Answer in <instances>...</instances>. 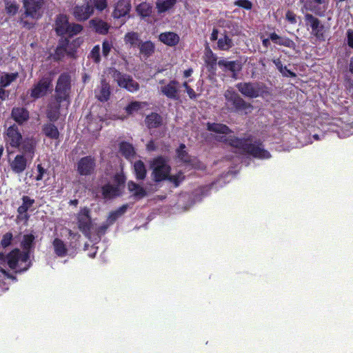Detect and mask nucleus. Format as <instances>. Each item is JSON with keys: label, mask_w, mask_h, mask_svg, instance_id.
<instances>
[{"label": "nucleus", "mask_w": 353, "mask_h": 353, "mask_svg": "<svg viewBox=\"0 0 353 353\" xmlns=\"http://www.w3.org/2000/svg\"><path fill=\"white\" fill-rule=\"evenodd\" d=\"M35 236L33 234H24L21 242L23 250L19 248L12 250L6 255L0 252V264L7 262L8 267L16 274L27 271L32 265L30 253L34 248Z\"/></svg>", "instance_id": "f257e3e1"}, {"label": "nucleus", "mask_w": 353, "mask_h": 353, "mask_svg": "<svg viewBox=\"0 0 353 353\" xmlns=\"http://www.w3.org/2000/svg\"><path fill=\"white\" fill-rule=\"evenodd\" d=\"M219 141L256 159H268L271 157L270 153L264 148L262 141L260 139L254 140L252 135L242 138L235 136L221 137Z\"/></svg>", "instance_id": "f03ea898"}, {"label": "nucleus", "mask_w": 353, "mask_h": 353, "mask_svg": "<svg viewBox=\"0 0 353 353\" xmlns=\"http://www.w3.org/2000/svg\"><path fill=\"white\" fill-rule=\"evenodd\" d=\"M223 95L225 100V105L229 112L240 115H247L252 112L253 105L245 101L232 88L226 90Z\"/></svg>", "instance_id": "7ed1b4c3"}, {"label": "nucleus", "mask_w": 353, "mask_h": 353, "mask_svg": "<svg viewBox=\"0 0 353 353\" xmlns=\"http://www.w3.org/2000/svg\"><path fill=\"white\" fill-rule=\"evenodd\" d=\"M23 3L25 11L21 14L19 21L23 27L30 29L33 27V23L25 19L28 17L33 19H39L41 16L40 11L43 5V0H23Z\"/></svg>", "instance_id": "20e7f679"}, {"label": "nucleus", "mask_w": 353, "mask_h": 353, "mask_svg": "<svg viewBox=\"0 0 353 353\" xmlns=\"http://www.w3.org/2000/svg\"><path fill=\"white\" fill-rule=\"evenodd\" d=\"M150 168L152 169V176L155 182L166 180L171 170L166 159L162 156L154 158L151 161Z\"/></svg>", "instance_id": "39448f33"}, {"label": "nucleus", "mask_w": 353, "mask_h": 353, "mask_svg": "<svg viewBox=\"0 0 353 353\" xmlns=\"http://www.w3.org/2000/svg\"><path fill=\"white\" fill-rule=\"evenodd\" d=\"M112 77L117 83V85L130 92H135L140 88L139 84L130 75L124 74L119 70L112 68Z\"/></svg>", "instance_id": "423d86ee"}, {"label": "nucleus", "mask_w": 353, "mask_h": 353, "mask_svg": "<svg viewBox=\"0 0 353 353\" xmlns=\"http://www.w3.org/2000/svg\"><path fill=\"white\" fill-rule=\"evenodd\" d=\"M71 78L68 72L61 73L57 80L55 88V99L61 103L68 99L71 88Z\"/></svg>", "instance_id": "0eeeda50"}, {"label": "nucleus", "mask_w": 353, "mask_h": 353, "mask_svg": "<svg viewBox=\"0 0 353 353\" xmlns=\"http://www.w3.org/2000/svg\"><path fill=\"white\" fill-rule=\"evenodd\" d=\"M236 88L244 97L251 99L262 95L266 88L263 83L259 82H240Z\"/></svg>", "instance_id": "6e6552de"}, {"label": "nucleus", "mask_w": 353, "mask_h": 353, "mask_svg": "<svg viewBox=\"0 0 353 353\" xmlns=\"http://www.w3.org/2000/svg\"><path fill=\"white\" fill-rule=\"evenodd\" d=\"M52 79L50 75L42 77L30 90V97L35 100L46 95L52 86Z\"/></svg>", "instance_id": "1a4fd4ad"}, {"label": "nucleus", "mask_w": 353, "mask_h": 353, "mask_svg": "<svg viewBox=\"0 0 353 353\" xmlns=\"http://www.w3.org/2000/svg\"><path fill=\"white\" fill-rule=\"evenodd\" d=\"M95 169L96 160L90 155L81 157L77 163L76 170L80 176H91L94 173Z\"/></svg>", "instance_id": "9d476101"}, {"label": "nucleus", "mask_w": 353, "mask_h": 353, "mask_svg": "<svg viewBox=\"0 0 353 353\" xmlns=\"http://www.w3.org/2000/svg\"><path fill=\"white\" fill-rule=\"evenodd\" d=\"M94 13V6L91 0L85 1L82 4H77L72 9V15L77 21L88 20Z\"/></svg>", "instance_id": "9b49d317"}, {"label": "nucleus", "mask_w": 353, "mask_h": 353, "mask_svg": "<svg viewBox=\"0 0 353 353\" xmlns=\"http://www.w3.org/2000/svg\"><path fill=\"white\" fill-rule=\"evenodd\" d=\"M304 19L305 25L311 28L312 34L319 41H325L324 26L321 24V21L310 13H306L304 15Z\"/></svg>", "instance_id": "f8f14e48"}, {"label": "nucleus", "mask_w": 353, "mask_h": 353, "mask_svg": "<svg viewBox=\"0 0 353 353\" xmlns=\"http://www.w3.org/2000/svg\"><path fill=\"white\" fill-rule=\"evenodd\" d=\"M90 210L88 208H82L77 216L78 228L85 236H88L92 226Z\"/></svg>", "instance_id": "ddd939ff"}, {"label": "nucleus", "mask_w": 353, "mask_h": 353, "mask_svg": "<svg viewBox=\"0 0 353 353\" xmlns=\"http://www.w3.org/2000/svg\"><path fill=\"white\" fill-rule=\"evenodd\" d=\"M6 140L12 148H19L22 141V135L16 125H12L8 128Z\"/></svg>", "instance_id": "4468645a"}, {"label": "nucleus", "mask_w": 353, "mask_h": 353, "mask_svg": "<svg viewBox=\"0 0 353 353\" xmlns=\"http://www.w3.org/2000/svg\"><path fill=\"white\" fill-rule=\"evenodd\" d=\"M161 92L167 98L172 100L179 99V83L176 80H171L166 85L161 87Z\"/></svg>", "instance_id": "2eb2a0df"}, {"label": "nucleus", "mask_w": 353, "mask_h": 353, "mask_svg": "<svg viewBox=\"0 0 353 353\" xmlns=\"http://www.w3.org/2000/svg\"><path fill=\"white\" fill-rule=\"evenodd\" d=\"M21 200L23 203L22 205L17 208L18 214L17 219L18 220H25L28 221L30 216L27 212L34 203V199H31L28 196H23Z\"/></svg>", "instance_id": "dca6fc26"}, {"label": "nucleus", "mask_w": 353, "mask_h": 353, "mask_svg": "<svg viewBox=\"0 0 353 353\" xmlns=\"http://www.w3.org/2000/svg\"><path fill=\"white\" fill-rule=\"evenodd\" d=\"M130 0H119L115 5L112 12V17L114 19H120L128 15L131 10Z\"/></svg>", "instance_id": "f3484780"}, {"label": "nucleus", "mask_w": 353, "mask_h": 353, "mask_svg": "<svg viewBox=\"0 0 353 353\" xmlns=\"http://www.w3.org/2000/svg\"><path fill=\"white\" fill-rule=\"evenodd\" d=\"M204 61L208 72L215 74L219 61H217L216 54L212 52L209 46H207L205 49Z\"/></svg>", "instance_id": "a211bd4d"}, {"label": "nucleus", "mask_w": 353, "mask_h": 353, "mask_svg": "<svg viewBox=\"0 0 353 353\" xmlns=\"http://www.w3.org/2000/svg\"><path fill=\"white\" fill-rule=\"evenodd\" d=\"M89 26L94 32L101 35H106L110 28L109 23L99 18L90 20Z\"/></svg>", "instance_id": "6ab92c4d"}, {"label": "nucleus", "mask_w": 353, "mask_h": 353, "mask_svg": "<svg viewBox=\"0 0 353 353\" xmlns=\"http://www.w3.org/2000/svg\"><path fill=\"white\" fill-rule=\"evenodd\" d=\"M12 171L15 174H21L28 166V159L24 154H17L10 163Z\"/></svg>", "instance_id": "aec40b11"}, {"label": "nucleus", "mask_w": 353, "mask_h": 353, "mask_svg": "<svg viewBox=\"0 0 353 353\" xmlns=\"http://www.w3.org/2000/svg\"><path fill=\"white\" fill-rule=\"evenodd\" d=\"M218 65L225 72H231L233 77L241 70V64L239 61H227L223 59L218 61Z\"/></svg>", "instance_id": "412c9836"}, {"label": "nucleus", "mask_w": 353, "mask_h": 353, "mask_svg": "<svg viewBox=\"0 0 353 353\" xmlns=\"http://www.w3.org/2000/svg\"><path fill=\"white\" fill-rule=\"evenodd\" d=\"M21 150L23 152L22 154H24V156L30 157V159H32L34 155L37 145V141L35 139L33 138H26L21 141Z\"/></svg>", "instance_id": "4be33fe9"}, {"label": "nucleus", "mask_w": 353, "mask_h": 353, "mask_svg": "<svg viewBox=\"0 0 353 353\" xmlns=\"http://www.w3.org/2000/svg\"><path fill=\"white\" fill-rule=\"evenodd\" d=\"M12 118L19 124H23L29 119L28 110L23 107H14L11 112Z\"/></svg>", "instance_id": "5701e85b"}, {"label": "nucleus", "mask_w": 353, "mask_h": 353, "mask_svg": "<svg viewBox=\"0 0 353 353\" xmlns=\"http://www.w3.org/2000/svg\"><path fill=\"white\" fill-rule=\"evenodd\" d=\"M101 194L104 199H112L121 195L118 185L106 183L101 187Z\"/></svg>", "instance_id": "b1692460"}, {"label": "nucleus", "mask_w": 353, "mask_h": 353, "mask_svg": "<svg viewBox=\"0 0 353 353\" xmlns=\"http://www.w3.org/2000/svg\"><path fill=\"white\" fill-rule=\"evenodd\" d=\"M159 39L163 43L170 47L176 46L180 41L179 36L173 32L161 33L159 36Z\"/></svg>", "instance_id": "393cba45"}, {"label": "nucleus", "mask_w": 353, "mask_h": 353, "mask_svg": "<svg viewBox=\"0 0 353 353\" xmlns=\"http://www.w3.org/2000/svg\"><path fill=\"white\" fill-rule=\"evenodd\" d=\"M69 21L65 14H59L55 21V31L57 35L63 36L68 28Z\"/></svg>", "instance_id": "a878e982"}, {"label": "nucleus", "mask_w": 353, "mask_h": 353, "mask_svg": "<svg viewBox=\"0 0 353 353\" xmlns=\"http://www.w3.org/2000/svg\"><path fill=\"white\" fill-rule=\"evenodd\" d=\"M270 39L274 43L287 48H294L296 46L291 39L287 37H281L274 32L270 34Z\"/></svg>", "instance_id": "bb28decb"}, {"label": "nucleus", "mask_w": 353, "mask_h": 353, "mask_svg": "<svg viewBox=\"0 0 353 353\" xmlns=\"http://www.w3.org/2000/svg\"><path fill=\"white\" fill-rule=\"evenodd\" d=\"M110 86L105 79L101 80L99 91L96 93V97L101 102L108 101L110 96Z\"/></svg>", "instance_id": "cd10ccee"}, {"label": "nucleus", "mask_w": 353, "mask_h": 353, "mask_svg": "<svg viewBox=\"0 0 353 353\" xmlns=\"http://www.w3.org/2000/svg\"><path fill=\"white\" fill-rule=\"evenodd\" d=\"M139 54L145 59L150 57L155 52V45L150 40L141 41L139 46Z\"/></svg>", "instance_id": "c85d7f7f"}, {"label": "nucleus", "mask_w": 353, "mask_h": 353, "mask_svg": "<svg viewBox=\"0 0 353 353\" xmlns=\"http://www.w3.org/2000/svg\"><path fill=\"white\" fill-rule=\"evenodd\" d=\"M41 131L46 137L51 139L57 140L60 136L57 127L50 122L44 123L42 125Z\"/></svg>", "instance_id": "c756f323"}, {"label": "nucleus", "mask_w": 353, "mask_h": 353, "mask_svg": "<svg viewBox=\"0 0 353 353\" xmlns=\"http://www.w3.org/2000/svg\"><path fill=\"white\" fill-rule=\"evenodd\" d=\"M128 190L130 192H132V196L137 200L141 199L147 195L146 190L143 187L132 181L128 182Z\"/></svg>", "instance_id": "7c9ffc66"}, {"label": "nucleus", "mask_w": 353, "mask_h": 353, "mask_svg": "<svg viewBox=\"0 0 353 353\" xmlns=\"http://www.w3.org/2000/svg\"><path fill=\"white\" fill-rule=\"evenodd\" d=\"M124 42L126 45H128L130 48H139L141 43L140 35L137 32H128L124 36Z\"/></svg>", "instance_id": "2f4dec72"}, {"label": "nucleus", "mask_w": 353, "mask_h": 353, "mask_svg": "<svg viewBox=\"0 0 353 353\" xmlns=\"http://www.w3.org/2000/svg\"><path fill=\"white\" fill-rule=\"evenodd\" d=\"M145 122L149 129L157 128L162 125L163 119L158 113L152 112L145 117Z\"/></svg>", "instance_id": "473e14b6"}, {"label": "nucleus", "mask_w": 353, "mask_h": 353, "mask_svg": "<svg viewBox=\"0 0 353 353\" xmlns=\"http://www.w3.org/2000/svg\"><path fill=\"white\" fill-rule=\"evenodd\" d=\"M52 246L54 254L59 257H64L68 254V248L64 241L59 239L55 238L52 241Z\"/></svg>", "instance_id": "72a5a7b5"}, {"label": "nucleus", "mask_w": 353, "mask_h": 353, "mask_svg": "<svg viewBox=\"0 0 353 353\" xmlns=\"http://www.w3.org/2000/svg\"><path fill=\"white\" fill-rule=\"evenodd\" d=\"M207 130L218 134H229L232 132V130L225 124L218 123H208Z\"/></svg>", "instance_id": "f704fd0d"}, {"label": "nucleus", "mask_w": 353, "mask_h": 353, "mask_svg": "<svg viewBox=\"0 0 353 353\" xmlns=\"http://www.w3.org/2000/svg\"><path fill=\"white\" fill-rule=\"evenodd\" d=\"M119 152L126 159L133 157L135 154L133 145L126 141H121L119 143Z\"/></svg>", "instance_id": "c9c22d12"}, {"label": "nucleus", "mask_w": 353, "mask_h": 353, "mask_svg": "<svg viewBox=\"0 0 353 353\" xmlns=\"http://www.w3.org/2000/svg\"><path fill=\"white\" fill-rule=\"evenodd\" d=\"M176 3V0H157L156 7L159 13H163L172 8Z\"/></svg>", "instance_id": "e433bc0d"}, {"label": "nucleus", "mask_w": 353, "mask_h": 353, "mask_svg": "<svg viewBox=\"0 0 353 353\" xmlns=\"http://www.w3.org/2000/svg\"><path fill=\"white\" fill-rule=\"evenodd\" d=\"M136 11L142 18H146L152 14V6L149 3L142 2L137 6Z\"/></svg>", "instance_id": "4c0bfd02"}, {"label": "nucleus", "mask_w": 353, "mask_h": 353, "mask_svg": "<svg viewBox=\"0 0 353 353\" xmlns=\"http://www.w3.org/2000/svg\"><path fill=\"white\" fill-rule=\"evenodd\" d=\"M134 170L138 180H143L145 178L147 172L145 164L142 161L138 160L134 162Z\"/></svg>", "instance_id": "58836bf2"}, {"label": "nucleus", "mask_w": 353, "mask_h": 353, "mask_svg": "<svg viewBox=\"0 0 353 353\" xmlns=\"http://www.w3.org/2000/svg\"><path fill=\"white\" fill-rule=\"evenodd\" d=\"M234 46L232 39L225 34L223 37L218 39L217 47L220 50L228 51Z\"/></svg>", "instance_id": "ea45409f"}, {"label": "nucleus", "mask_w": 353, "mask_h": 353, "mask_svg": "<svg viewBox=\"0 0 353 353\" xmlns=\"http://www.w3.org/2000/svg\"><path fill=\"white\" fill-rule=\"evenodd\" d=\"M19 76L18 72L5 73L0 78V85L8 87Z\"/></svg>", "instance_id": "a19ab883"}, {"label": "nucleus", "mask_w": 353, "mask_h": 353, "mask_svg": "<svg viewBox=\"0 0 353 353\" xmlns=\"http://www.w3.org/2000/svg\"><path fill=\"white\" fill-rule=\"evenodd\" d=\"M273 63L283 76L290 77H295L296 76L295 72L288 69L286 66L283 65L282 61L280 60V59H274Z\"/></svg>", "instance_id": "79ce46f5"}, {"label": "nucleus", "mask_w": 353, "mask_h": 353, "mask_svg": "<svg viewBox=\"0 0 353 353\" xmlns=\"http://www.w3.org/2000/svg\"><path fill=\"white\" fill-rule=\"evenodd\" d=\"M185 149V145L183 143H181L179 147L176 150L177 157L181 161L184 163H190V157Z\"/></svg>", "instance_id": "37998d69"}, {"label": "nucleus", "mask_w": 353, "mask_h": 353, "mask_svg": "<svg viewBox=\"0 0 353 353\" xmlns=\"http://www.w3.org/2000/svg\"><path fill=\"white\" fill-rule=\"evenodd\" d=\"M83 26L79 23H69L68 28L65 32V34L68 37H72L76 34H78L83 30Z\"/></svg>", "instance_id": "c03bdc74"}, {"label": "nucleus", "mask_w": 353, "mask_h": 353, "mask_svg": "<svg viewBox=\"0 0 353 353\" xmlns=\"http://www.w3.org/2000/svg\"><path fill=\"white\" fill-rule=\"evenodd\" d=\"M5 5L7 14L10 16H14L17 13L19 6L17 2L14 1H6Z\"/></svg>", "instance_id": "a18cd8bd"}, {"label": "nucleus", "mask_w": 353, "mask_h": 353, "mask_svg": "<svg viewBox=\"0 0 353 353\" xmlns=\"http://www.w3.org/2000/svg\"><path fill=\"white\" fill-rule=\"evenodd\" d=\"M65 54L72 56V52H68L66 49L57 46L53 54V59L56 61H59L64 58Z\"/></svg>", "instance_id": "49530a36"}, {"label": "nucleus", "mask_w": 353, "mask_h": 353, "mask_svg": "<svg viewBox=\"0 0 353 353\" xmlns=\"http://www.w3.org/2000/svg\"><path fill=\"white\" fill-rule=\"evenodd\" d=\"M143 103L139 101H132L125 108V112L128 114H131L134 112H137L142 108Z\"/></svg>", "instance_id": "de8ad7c7"}, {"label": "nucleus", "mask_w": 353, "mask_h": 353, "mask_svg": "<svg viewBox=\"0 0 353 353\" xmlns=\"http://www.w3.org/2000/svg\"><path fill=\"white\" fill-rule=\"evenodd\" d=\"M13 240V234L12 232H8L4 234L0 241V245L3 248H6L12 244Z\"/></svg>", "instance_id": "09e8293b"}, {"label": "nucleus", "mask_w": 353, "mask_h": 353, "mask_svg": "<svg viewBox=\"0 0 353 353\" xmlns=\"http://www.w3.org/2000/svg\"><path fill=\"white\" fill-rule=\"evenodd\" d=\"M90 58L92 59L95 63H99L101 61L100 47L99 45H96L93 47L90 53Z\"/></svg>", "instance_id": "8fccbe9b"}, {"label": "nucleus", "mask_w": 353, "mask_h": 353, "mask_svg": "<svg viewBox=\"0 0 353 353\" xmlns=\"http://www.w3.org/2000/svg\"><path fill=\"white\" fill-rule=\"evenodd\" d=\"M184 176L183 172H179L176 174L170 175L168 174V177L167 178L170 182H172L175 186H178L179 183L183 180Z\"/></svg>", "instance_id": "3c124183"}, {"label": "nucleus", "mask_w": 353, "mask_h": 353, "mask_svg": "<svg viewBox=\"0 0 353 353\" xmlns=\"http://www.w3.org/2000/svg\"><path fill=\"white\" fill-rule=\"evenodd\" d=\"M92 3L94 9L96 8L99 12L103 11L108 7V0H93Z\"/></svg>", "instance_id": "603ef678"}, {"label": "nucleus", "mask_w": 353, "mask_h": 353, "mask_svg": "<svg viewBox=\"0 0 353 353\" xmlns=\"http://www.w3.org/2000/svg\"><path fill=\"white\" fill-rule=\"evenodd\" d=\"M234 4L247 10H250L252 8V3L249 0H236L234 1Z\"/></svg>", "instance_id": "864d4df0"}, {"label": "nucleus", "mask_w": 353, "mask_h": 353, "mask_svg": "<svg viewBox=\"0 0 353 353\" xmlns=\"http://www.w3.org/2000/svg\"><path fill=\"white\" fill-rule=\"evenodd\" d=\"M112 45V43L108 40H104L102 43V54L104 57H108L111 49Z\"/></svg>", "instance_id": "5fc2aeb1"}, {"label": "nucleus", "mask_w": 353, "mask_h": 353, "mask_svg": "<svg viewBox=\"0 0 353 353\" xmlns=\"http://www.w3.org/2000/svg\"><path fill=\"white\" fill-rule=\"evenodd\" d=\"M114 181L116 183L115 185H118L120 188L121 185H123L125 183V177L123 174H116L114 176Z\"/></svg>", "instance_id": "6e6d98bb"}, {"label": "nucleus", "mask_w": 353, "mask_h": 353, "mask_svg": "<svg viewBox=\"0 0 353 353\" xmlns=\"http://www.w3.org/2000/svg\"><path fill=\"white\" fill-rule=\"evenodd\" d=\"M120 216H121L119 215L117 210L110 212L108 218V221L109 222V224H113L117 221V219Z\"/></svg>", "instance_id": "4d7b16f0"}, {"label": "nucleus", "mask_w": 353, "mask_h": 353, "mask_svg": "<svg viewBox=\"0 0 353 353\" xmlns=\"http://www.w3.org/2000/svg\"><path fill=\"white\" fill-rule=\"evenodd\" d=\"M38 174L35 178V180L39 181L43 179V174L46 172V170L42 166L41 164H38L37 166Z\"/></svg>", "instance_id": "13d9d810"}, {"label": "nucleus", "mask_w": 353, "mask_h": 353, "mask_svg": "<svg viewBox=\"0 0 353 353\" xmlns=\"http://www.w3.org/2000/svg\"><path fill=\"white\" fill-rule=\"evenodd\" d=\"M285 18L292 24H295L296 23V16L294 12L291 10H288L286 12Z\"/></svg>", "instance_id": "bf43d9fd"}, {"label": "nucleus", "mask_w": 353, "mask_h": 353, "mask_svg": "<svg viewBox=\"0 0 353 353\" xmlns=\"http://www.w3.org/2000/svg\"><path fill=\"white\" fill-rule=\"evenodd\" d=\"M347 36V46L353 49V30L348 29L346 32Z\"/></svg>", "instance_id": "052dcab7"}, {"label": "nucleus", "mask_w": 353, "mask_h": 353, "mask_svg": "<svg viewBox=\"0 0 353 353\" xmlns=\"http://www.w3.org/2000/svg\"><path fill=\"white\" fill-rule=\"evenodd\" d=\"M70 43V40L68 38L66 37H62L59 40L58 46L61 47L64 49H68V45Z\"/></svg>", "instance_id": "680f3d73"}, {"label": "nucleus", "mask_w": 353, "mask_h": 353, "mask_svg": "<svg viewBox=\"0 0 353 353\" xmlns=\"http://www.w3.org/2000/svg\"><path fill=\"white\" fill-rule=\"evenodd\" d=\"M0 272L3 274L6 277L11 279H16V277L10 274L8 271L6 270L5 269L0 267Z\"/></svg>", "instance_id": "e2e57ef3"}, {"label": "nucleus", "mask_w": 353, "mask_h": 353, "mask_svg": "<svg viewBox=\"0 0 353 353\" xmlns=\"http://www.w3.org/2000/svg\"><path fill=\"white\" fill-rule=\"evenodd\" d=\"M4 88L5 87H1V85H0V99L2 101H4L8 97V92L4 90Z\"/></svg>", "instance_id": "0e129e2a"}, {"label": "nucleus", "mask_w": 353, "mask_h": 353, "mask_svg": "<svg viewBox=\"0 0 353 353\" xmlns=\"http://www.w3.org/2000/svg\"><path fill=\"white\" fill-rule=\"evenodd\" d=\"M186 92H187V94H188L189 97L191 99H195L197 97V94H196L195 91L191 87L188 88V89Z\"/></svg>", "instance_id": "69168bd1"}, {"label": "nucleus", "mask_w": 353, "mask_h": 353, "mask_svg": "<svg viewBox=\"0 0 353 353\" xmlns=\"http://www.w3.org/2000/svg\"><path fill=\"white\" fill-rule=\"evenodd\" d=\"M146 149L148 151H154L156 146L153 140H150L146 145Z\"/></svg>", "instance_id": "338daca9"}, {"label": "nucleus", "mask_w": 353, "mask_h": 353, "mask_svg": "<svg viewBox=\"0 0 353 353\" xmlns=\"http://www.w3.org/2000/svg\"><path fill=\"white\" fill-rule=\"evenodd\" d=\"M128 208V205L124 204V205H121V207H119L118 209H117L119 212V215L122 216L123 214H125V212L127 211Z\"/></svg>", "instance_id": "774afa93"}]
</instances>
